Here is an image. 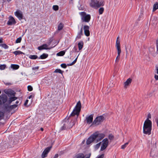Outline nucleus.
<instances>
[{"mask_svg":"<svg viewBox=\"0 0 158 158\" xmlns=\"http://www.w3.org/2000/svg\"><path fill=\"white\" fill-rule=\"evenodd\" d=\"M105 134L98 131L95 132L92 134L87 139L86 141L87 144H89L93 142L96 143L101 141L105 137Z\"/></svg>","mask_w":158,"mask_h":158,"instance_id":"nucleus-1","label":"nucleus"},{"mask_svg":"<svg viewBox=\"0 0 158 158\" xmlns=\"http://www.w3.org/2000/svg\"><path fill=\"white\" fill-rule=\"evenodd\" d=\"M152 129V122L149 119H147L145 121L143 127V132L144 134L148 135L151 134Z\"/></svg>","mask_w":158,"mask_h":158,"instance_id":"nucleus-2","label":"nucleus"},{"mask_svg":"<svg viewBox=\"0 0 158 158\" xmlns=\"http://www.w3.org/2000/svg\"><path fill=\"white\" fill-rule=\"evenodd\" d=\"M104 3V2L102 0H91L90 5L91 7L97 9L101 6H103Z\"/></svg>","mask_w":158,"mask_h":158,"instance_id":"nucleus-3","label":"nucleus"},{"mask_svg":"<svg viewBox=\"0 0 158 158\" xmlns=\"http://www.w3.org/2000/svg\"><path fill=\"white\" fill-rule=\"evenodd\" d=\"M81 102L79 101L77 103L75 107L74 108L71 114V116H74L75 115H77V118L79 113L81 111Z\"/></svg>","mask_w":158,"mask_h":158,"instance_id":"nucleus-4","label":"nucleus"},{"mask_svg":"<svg viewBox=\"0 0 158 158\" xmlns=\"http://www.w3.org/2000/svg\"><path fill=\"white\" fill-rule=\"evenodd\" d=\"M75 124V122L74 120H72L70 122L66 121L64 124L63 126L61 127V130H64L67 128L69 129L71 128Z\"/></svg>","mask_w":158,"mask_h":158,"instance_id":"nucleus-5","label":"nucleus"},{"mask_svg":"<svg viewBox=\"0 0 158 158\" xmlns=\"http://www.w3.org/2000/svg\"><path fill=\"white\" fill-rule=\"evenodd\" d=\"M81 15L82 16L81 18L83 22H89L91 18L90 15H86V14L84 12H81Z\"/></svg>","mask_w":158,"mask_h":158,"instance_id":"nucleus-6","label":"nucleus"},{"mask_svg":"<svg viewBox=\"0 0 158 158\" xmlns=\"http://www.w3.org/2000/svg\"><path fill=\"white\" fill-rule=\"evenodd\" d=\"M104 119V117L102 116H100L97 117L93 122V124L98 125L102 122Z\"/></svg>","mask_w":158,"mask_h":158,"instance_id":"nucleus-7","label":"nucleus"},{"mask_svg":"<svg viewBox=\"0 0 158 158\" xmlns=\"http://www.w3.org/2000/svg\"><path fill=\"white\" fill-rule=\"evenodd\" d=\"M102 143L101 145L100 150L102 151L105 150L108 144V140L107 138H105L102 141Z\"/></svg>","mask_w":158,"mask_h":158,"instance_id":"nucleus-8","label":"nucleus"},{"mask_svg":"<svg viewBox=\"0 0 158 158\" xmlns=\"http://www.w3.org/2000/svg\"><path fill=\"white\" fill-rule=\"evenodd\" d=\"M91 155V153H89L85 155L82 153H80L76 155V158H89Z\"/></svg>","mask_w":158,"mask_h":158,"instance_id":"nucleus-9","label":"nucleus"},{"mask_svg":"<svg viewBox=\"0 0 158 158\" xmlns=\"http://www.w3.org/2000/svg\"><path fill=\"white\" fill-rule=\"evenodd\" d=\"M15 15L18 18V19L21 20L23 19V14L21 11L20 10H17L15 12Z\"/></svg>","mask_w":158,"mask_h":158,"instance_id":"nucleus-10","label":"nucleus"},{"mask_svg":"<svg viewBox=\"0 0 158 158\" xmlns=\"http://www.w3.org/2000/svg\"><path fill=\"white\" fill-rule=\"evenodd\" d=\"M83 28L84 34L86 36H89L90 35L89 31V27L88 25H84L83 26Z\"/></svg>","mask_w":158,"mask_h":158,"instance_id":"nucleus-11","label":"nucleus"},{"mask_svg":"<svg viewBox=\"0 0 158 158\" xmlns=\"http://www.w3.org/2000/svg\"><path fill=\"white\" fill-rule=\"evenodd\" d=\"M16 23V22L14 18L12 16H10L7 23V24L9 25H11L13 24H15Z\"/></svg>","mask_w":158,"mask_h":158,"instance_id":"nucleus-12","label":"nucleus"},{"mask_svg":"<svg viewBox=\"0 0 158 158\" xmlns=\"http://www.w3.org/2000/svg\"><path fill=\"white\" fill-rule=\"evenodd\" d=\"M51 148V147H48L44 150L42 155V158H44L47 156V154L50 151Z\"/></svg>","mask_w":158,"mask_h":158,"instance_id":"nucleus-13","label":"nucleus"},{"mask_svg":"<svg viewBox=\"0 0 158 158\" xmlns=\"http://www.w3.org/2000/svg\"><path fill=\"white\" fill-rule=\"evenodd\" d=\"M7 96L5 94H2L0 96V101L1 102V104L5 103L7 100Z\"/></svg>","mask_w":158,"mask_h":158,"instance_id":"nucleus-14","label":"nucleus"},{"mask_svg":"<svg viewBox=\"0 0 158 158\" xmlns=\"http://www.w3.org/2000/svg\"><path fill=\"white\" fill-rule=\"evenodd\" d=\"M93 114H91L90 115L86 117V120L87 123L88 124H90L93 122Z\"/></svg>","mask_w":158,"mask_h":158,"instance_id":"nucleus-15","label":"nucleus"},{"mask_svg":"<svg viewBox=\"0 0 158 158\" xmlns=\"http://www.w3.org/2000/svg\"><path fill=\"white\" fill-rule=\"evenodd\" d=\"M5 93L7 94L9 97L15 96L16 94L15 92L11 90H9L5 92Z\"/></svg>","mask_w":158,"mask_h":158,"instance_id":"nucleus-16","label":"nucleus"},{"mask_svg":"<svg viewBox=\"0 0 158 158\" xmlns=\"http://www.w3.org/2000/svg\"><path fill=\"white\" fill-rule=\"evenodd\" d=\"M132 81V79L130 78L128 79L124 83V88L126 89Z\"/></svg>","mask_w":158,"mask_h":158,"instance_id":"nucleus-17","label":"nucleus"},{"mask_svg":"<svg viewBox=\"0 0 158 158\" xmlns=\"http://www.w3.org/2000/svg\"><path fill=\"white\" fill-rule=\"evenodd\" d=\"M48 45L47 44H44L41 46L38 47V49L40 50L43 49H50V48H48Z\"/></svg>","mask_w":158,"mask_h":158,"instance_id":"nucleus-18","label":"nucleus"},{"mask_svg":"<svg viewBox=\"0 0 158 158\" xmlns=\"http://www.w3.org/2000/svg\"><path fill=\"white\" fill-rule=\"evenodd\" d=\"M17 99V97H15V96H12V97L10 98L8 101L9 104H10L12 102L15 101Z\"/></svg>","mask_w":158,"mask_h":158,"instance_id":"nucleus-19","label":"nucleus"},{"mask_svg":"<svg viewBox=\"0 0 158 158\" xmlns=\"http://www.w3.org/2000/svg\"><path fill=\"white\" fill-rule=\"evenodd\" d=\"M83 35V27H82L80 31L78 32L77 37L79 39H80L81 36Z\"/></svg>","mask_w":158,"mask_h":158,"instance_id":"nucleus-20","label":"nucleus"},{"mask_svg":"<svg viewBox=\"0 0 158 158\" xmlns=\"http://www.w3.org/2000/svg\"><path fill=\"white\" fill-rule=\"evenodd\" d=\"M83 43L82 41H81L78 43V45L79 50H81L82 49L83 46Z\"/></svg>","mask_w":158,"mask_h":158,"instance_id":"nucleus-21","label":"nucleus"},{"mask_svg":"<svg viewBox=\"0 0 158 158\" xmlns=\"http://www.w3.org/2000/svg\"><path fill=\"white\" fill-rule=\"evenodd\" d=\"M4 109L7 111L10 110V106L9 104H4Z\"/></svg>","mask_w":158,"mask_h":158,"instance_id":"nucleus-22","label":"nucleus"},{"mask_svg":"<svg viewBox=\"0 0 158 158\" xmlns=\"http://www.w3.org/2000/svg\"><path fill=\"white\" fill-rule=\"evenodd\" d=\"M158 9V2H156L153 6V11H154Z\"/></svg>","mask_w":158,"mask_h":158,"instance_id":"nucleus-23","label":"nucleus"},{"mask_svg":"<svg viewBox=\"0 0 158 158\" xmlns=\"http://www.w3.org/2000/svg\"><path fill=\"white\" fill-rule=\"evenodd\" d=\"M48 56V55L47 54L43 53L41 55L39 58L41 59H44L47 58Z\"/></svg>","mask_w":158,"mask_h":158,"instance_id":"nucleus-24","label":"nucleus"},{"mask_svg":"<svg viewBox=\"0 0 158 158\" xmlns=\"http://www.w3.org/2000/svg\"><path fill=\"white\" fill-rule=\"evenodd\" d=\"M64 27V24L62 23L59 24L58 27V31L61 30Z\"/></svg>","mask_w":158,"mask_h":158,"instance_id":"nucleus-25","label":"nucleus"},{"mask_svg":"<svg viewBox=\"0 0 158 158\" xmlns=\"http://www.w3.org/2000/svg\"><path fill=\"white\" fill-rule=\"evenodd\" d=\"M11 67L14 69H17L19 68V66L17 64H12Z\"/></svg>","mask_w":158,"mask_h":158,"instance_id":"nucleus-26","label":"nucleus"},{"mask_svg":"<svg viewBox=\"0 0 158 158\" xmlns=\"http://www.w3.org/2000/svg\"><path fill=\"white\" fill-rule=\"evenodd\" d=\"M13 53L16 56L20 54H24V53L19 51H15L13 52Z\"/></svg>","mask_w":158,"mask_h":158,"instance_id":"nucleus-27","label":"nucleus"},{"mask_svg":"<svg viewBox=\"0 0 158 158\" xmlns=\"http://www.w3.org/2000/svg\"><path fill=\"white\" fill-rule=\"evenodd\" d=\"M65 52L64 51H61L57 54V55L59 56H63L64 55Z\"/></svg>","mask_w":158,"mask_h":158,"instance_id":"nucleus-28","label":"nucleus"},{"mask_svg":"<svg viewBox=\"0 0 158 158\" xmlns=\"http://www.w3.org/2000/svg\"><path fill=\"white\" fill-rule=\"evenodd\" d=\"M38 56L36 55H30L29 56V58L31 59L35 60L37 59Z\"/></svg>","mask_w":158,"mask_h":158,"instance_id":"nucleus-29","label":"nucleus"},{"mask_svg":"<svg viewBox=\"0 0 158 158\" xmlns=\"http://www.w3.org/2000/svg\"><path fill=\"white\" fill-rule=\"evenodd\" d=\"M0 46L2 47L5 49H8L9 48L8 46L5 44H0Z\"/></svg>","mask_w":158,"mask_h":158,"instance_id":"nucleus-30","label":"nucleus"},{"mask_svg":"<svg viewBox=\"0 0 158 158\" xmlns=\"http://www.w3.org/2000/svg\"><path fill=\"white\" fill-rule=\"evenodd\" d=\"M78 57V56L75 59V60L72 62L70 64H67V65L68 66H69L72 65L73 64H74L76 62Z\"/></svg>","mask_w":158,"mask_h":158,"instance_id":"nucleus-31","label":"nucleus"},{"mask_svg":"<svg viewBox=\"0 0 158 158\" xmlns=\"http://www.w3.org/2000/svg\"><path fill=\"white\" fill-rule=\"evenodd\" d=\"M104 9L103 7H100L99 9V10H98L99 14L100 15L102 14L103 13L104 11Z\"/></svg>","mask_w":158,"mask_h":158,"instance_id":"nucleus-32","label":"nucleus"},{"mask_svg":"<svg viewBox=\"0 0 158 158\" xmlns=\"http://www.w3.org/2000/svg\"><path fill=\"white\" fill-rule=\"evenodd\" d=\"M63 72H64L63 71H62V70H61L60 69H56L55 70V71H54V73H59L61 74H62Z\"/></svg>","mask_w":158,"mask_h":158,"instance_id":"nucleus-33","label":"nucleus"},{"mask_svg":"<svg viewBox=\"0 0 158 158\" xmlns=\"http://www.w3.org/2000/svg\"><path fill=\"white\" fill-rule=\"evenodd\" d=\"M129 142H128L122 145L121 146V149H124L127 147V145H128V144L129 143Z\"/></svg>","mask_w":158,"mask_h":158,"instance_id":"nucleus-34","label":"nucleus"},{"mask_svg":"<svg viewBox=\"0 0 158 158\" xmlns=\"http://www.w3.org/2000/svg\"><path fill=\"white\" fill-rule=\"evenodd\" d=\"M116 48H120V41H116Z\"/></svg>","mask_w":158,"mask_h":158,"instance_id":"nucleus-35","label":"nucleus"},{"mask_svg":"<svg viewBox=\"0 0 158 158\" xmlns=\"http://www.w3.org/2000/svg\"><path fill=\"white\" fill-rule=\"evenodd\" d=\"M18 106L17 105L14 104L10 106V110L15 108Z\"/></svg>","mask_w":158,"mask_h":158,"instance_id":"nucleus-36","label":"nucleus"},{"mask_svg":"<svg viewBox=\"0 0 158 158\" xmlns=\"http://www.w3.org/2000/svg\"><path fill=\"white\" fill-rule=\"evenodd\" d=\"M131 48V47L130 46H127V47H126L125 48H126V54H128V50H129V51H130V50Z\"/></svg>","mask_w":158,"mask_h":158,"instance_id":"nucleus-37","label":"nucleus"},{"mask_svg":"<svg viewBox=\"0 0 158 158\" xmlns=\"http://www.w3.org/2000/svg\"><path fill=\"white\" fill-rule=\"evenodd\" d=\"M6 67L5 64H2L0 65V69L1 70L4 69Z\"/></svg>","mask_w":158,"mask_h":158,"instance_id":"nucleus-38","label":"nucleus"},{"mask_svg":"<svg viewBox=\"0 0 158 158\" xmlns=\"http://www.w3.org/2000/svg\"><path fill=\"white\" fill-rule=\"evenodd\" d=\"M101 144V142H100L99 143H97V144H96L95 146V148L96 149H98V148H99V147L100 146Z\"/></svg>","mask_w":158,"mask_h":158,"instance_id":"nucleus-39","label":"nucleus"},{"mask_svg":"<svg viewBox=\"0 0 158 158\" xmlns=\"http://www.w3.org/2000/svg\"><path fill=\"white\" fill-rule=\"evenodd\" d=\"M120 58V56L118 55L115 60V62L116 63H118V62L119 61V59Z\"/></svg>","mask_w":158,"mask_h":158,"instance_id":"nucleus-40","label":"nucleus"},{"mask_svg":"<svg viewBox=\"0 0 158 158\" xmlns=\"http://www.w3.org/2000/svg\"><path fill=\"white\" fill-rule=\"evenodd\" d=\"M4 116V113L3 112L0 111V120L2 119Z\"/></svg>","mask_w":158,"mask_h":158,"instance_id":"nucleus-41","label":"nucleus"},{"mask_svg":"<svg viewBox=\"0 0 158 158\" xmlns=\"http://www.w3.org/2000/svg\"><path fill=\"white\" fill-rule=\"evenodd\" d=\"M53 9L55 10H57L59 9V7L57 5H54L53 6Z\"/></svg>","mask_w":158,"mask_h":158,"instance_id":"nucleus-42","label":"nucleus"},{"mask_svg":"<svg viewBox=\"0 0 158 158\" xmlns=\"http://www.w3.org/2000/svg\"><path fill=\"white\" fill-rule=\"evenodd\" d=\"M108 138L109 139L112 140L114 138V136L112 134H110L108 135Z\"/></svg>","mask_w":158,"mask_h":158,"instance_id":"nucleus-43","label":"nucleus"},{"mask_svg":"<svg viewBox=\"0 0 158 158\" xmlns=\"http://www.w3.org/2000/svg\"><path fill=\"white\" fill-rule=\"evenodd\" d=\"M21 37H20L19 38H18L16 41H15V43H19L21 42Z\"/></svg>","mask_w":158,"mask_h":158,"instance_id":"nucleus-44","label":"nucleus"},{"mask_svg":"<svg viewBox=\"0 0 158 158\" xmlns=\"http://www.w3.org/2000/svg\"><path fill=\"white\" fill-rule=\"evenodd\" d=\"M27 89H28V90L30 91H32L33 90V88L31 85H28L27 86Z\"/></svg>","mask_w":158,"mask_h":158,"instance_id":"nucleus-45","label":"nucleus"},{"mask_svg":"<svg viewBox=\"0 0 158 158\" xmlns=\"http://www.w3.org/2000/svg\"><path fill=\"white\" fill-rule=\"evenodd\" d=\"M118 51V55H120L121 52V50L120 48H117Z\"/></svg>","mask_w":158,"mask_h":158,"instance_id":"nucleus-46","label":"nucleus"},{"mask_svg":"<svg viewBox=\"0 0 158 158\" xmlns=\"http://www.w3.org/2000/svg\"><path fill=\"white\" fill-rule=\"evenodd\" d=\"M61 66L64 68H66L67 67L66 65L65 64H61Z\"/></svg>","mask_w":158,"mask_h":158,"instance_id":"nucleus-47","label":"nucleus"},{"mask_svg":"<svg viewBox=\"0 0 158 158\" xmlns=\"http://www.w3.org/2000/svg\"><path fill=\"white\" fill-rule=\"evenodd\" d=\"M104 157V154H102V155L98 156L97 158H103Z\"/></svg>","mask_w":158,"mask_h":158,"instance_id":"nucleus-48","label":"nucleus"},{"mask_svg":"<svg viewBox=\"0 0 158 158\" xmlns=\"http://www.w3.org/2000/svg\"><path fill=\"white\" fill-rule=\"evenodd\" d=\"M156 47L157 49V51L158 52V39L156 41Z\"/></svg>","mask_w":158,"mask_h":158,"instance_id":"nucleus-49","label":"nucleus"},{"mask_svg":"<svg viewBox=\"0 0 158 158\" xmlns=\"http://www.w3.org/2000/svg\"><path fill=\"white\" fill-rule=\"evenodd\" d=\"M155 78L156 80H158V75H155Z\"/></svg>","mask_w":158,"mask_h":158,"instance_id":"nucleus-50","label":"nucleus"},{"mask_svg":"<svg viewBox=\"0 0 158 158\" xmlns=\"http://www.w3.org/2000/svg\"><path fill=\"white\" fill-rule=\"evenodd\" d=\"M156 122L157 123V126L158 128V118L156 119Z\"/></svg>","mask_w":158,"mask_h":158,"instance_id":"nucleus-51","label":"nucleus"},{"mask_svg":"<svg viewBox=\"0 0 158 158\" xmlns=\"http://www.w3.org/2000/svg\"><path fill=\"white\" fill-rule=\"evenodd\" d=\"M58 157V154H56L54 156L53 158H57Z\"/></svg>","mask_w":158,"mask_h":158,"instance_id":"nucleus-52","label":"nucleus"},{"mask_svg":"<svg viewBox=\"0 0 158 158\" xmlns=\"http://www.w3.org/2000/svg\"><path fill=\"white\" fill-rule=\"evenodd\" d=\"M28 102V100H27L25 102V103L24 104V105L25 106H26L27 105Z\"/></svg>","mask_w":158,"mask_h":158,"instance_id":"nucleus-53","label":"nucleus"},{"mask_svg":"<svg viewBox=\"0 0 158 158\" xmlns=\"http://www.w3.org/2000/svg\"><path fill=\"white\" fill-rule=\"evenodd\" d=\"M148 118L147 119H149V118H151V114H148Z\"/></svg>","mask_w":158,"mask_h":158,"instance_id":"nucleus-54","label":"nucleus"},{"mask_svg":"<svg viewBox=\"0 0 158 158\" xmlns=\"http://www.w3.org/2000/svg\"><path fill=\"white\" fill-rule=\"evenodd\" d=\"M3 43V39L2 38H0V43Z\"/></svg>","mask_w":158,"mask_h":158,"instance_id":"nucleus-55","label":"nucleus"},{"mask_svg":"<svg viewBox=\"0 0 158 158\" xmlns=\"http://www.w3.org/2000/svg\"><path fill=\"white\" fill-rule=\"evenodd\" d=\"M38 69H39V67H36L33 68V70Z\"/></svg>","mask_w":158,"mask_h":158,"instance_id":"nucleus-56","label":"nucleus"},{"mask_svg":"<svg viewBox=\"0 0 158 158\" xmlns=\"http://www.w3.org/2000/svg\"><path fill=\"white\" fill-rule=\"evenodd\" d=\"M32 97V95H30L28 98V99H30Z\"/></svg>","mask_w":158,"mask_h":158,"instance_id":"nucleus-57","label":"nucleus"},{"mask_svg":"<svg viewBox=\"0 0 158 158\" xmlns=\"http://www.w3.org/2000/svg\"><path fill=\"white\" fill-rule=\"evenodd\" d=\"M118 39H119V37H117V38L116 41H120L118 40Z\"/></svg>","mask_w":158,"mask_h":158,"instance_id":"nucleus-58","label":"nucleus"},{"mask_svg":"<svg viewBox=\"0 0 158 158\" xmlns=\"http://www.w3.org/2000/svg\"><path fill=\"white\" fill-rule=\"evenodd\" d=\"M157 73L158 74V67H156Z\"/></svg>","mask_w":158,"mask_h":158,"instance_id":"nucleus-59","label":"nucleus"},{"mask_svg":"<svg viewBox=\"0 0 158 158\" xmlns=\"http://www.w3.org/2000/svg\"><path fill=\"white\" fill-rule=\"evenodd\" d=\"M19 101H16V104H17L19 103Z\"/></svg>","mask_w":158,"mask_h":158,"instance_id":"nucleus-60","label":"nucleus"},{"mask_svg":"<svg viewBox=\"0 0 158 158\" xmlns=\"http://www.w3.org/2000/svg\"><path fill=\"white\" fill-rule=\"evenodd\" d=\"M40 130H41L42 131H43V130H44V129H43V128H40Z\"/></svg>","mask_w":158,"mask_h":158,"instance_id":"nucleus-61","label":"nucleus"},{"mask_svg":"<svg viewBox=\"0 0 158 158\" xmlns=\"http://www.w3.org/2000/svg\"><path fill=\"white\" fill-rule=\"evenodd\" d=\"M2 104H1V102L0 101V105H1Z\"/></svg>","mask_w":158,"mask_h":158,"instance_id":"nucleus-62","label":"nucleus"},{"mask_svg":"<svg viewBox=\"0 0 158 158\" xmlns=\"http://www.w3.org/2000/svg\"><path fill=\"white\" fill-rule=\"evenodd\" d=\"M2 52V50H0V52Z\"/></svg>","mask_w":158,"mask_h":158,"instance_id":"nucleus-63","label":"nucleus"},{"mask_svg":"<svg viewBox=\"0 0 158 158\" xmlns=\"http://www.w3.org/2000/svg\"><path fill=\"white\" fill-rule=\"evenodd\" d=\"M1 93V91H0V94Z\"/></svg>","mask_w":158,"mask_h":158,"instance_id":"nucleus-64","label":"nucleus"}]
</instances>
